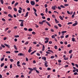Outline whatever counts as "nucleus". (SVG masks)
I'll use <instances>...</instances> for the list:
<instances>
[{"mask_svg": "<svg viewBox=\"0 0 78 78\" xmlns=\"http://www.w3.org/2000/svg\"><path fill=\"white\" fill-rule=\"evenodd\" d=\"M28 69L31 71H33V70H34V69L32 68H28Z\"/></svg>", "mask_w": 78, "mask_h": 78, "instance_id": "obj_18", "label": "nucleus"}, {"mask_svg": "<svg viewBox=\"0 0 78 78\" xmlns=\"http://www.w3.org/2000/svg\"><path fill=\"white\" fill-rule=\"evenodd\" d=\"M15 37L17 38V37H19V35H16L15 36Z\"/></svg>", "mask_w": 78, "mask_h": 78, "instance_id": "obj_43", "label": "nucleus"}, {"mask_svg": "<svg viewBox=\"0 0 78 78\" xmlns=\"http://www.w3.org/2000/svg\"><path fill=\"white\" fill-rule=\"evenodd\" d=\"M60 7H61V8H65V7L64 6V5H61L60 6Z\"/></svg>", "mask_w": 78, "mask_h": 78, "instance_id": "obj_27", "label": "nucleus"}, {"mask_svg": "<svg viewBox=\"0 0 78 78\" xmlns=\"http://www.w3.org/2000/svg\"><path fill=\"white\" fill-rule=\"evenodd\" d=\"M1 46L3 47V48H5V46L3 44H2Z\"/></svg>", "mask_w": 78, "mask_h": 78, "instance_id": "obj_44", "label": "nucleus"}, {"mask_svg": "<svg viewBox=\"0 0 78 78\" xmlns=\"http://www.w3.org/2000/svg\"><path fill=\"white\" fill-rule=\"evenodd\" d=\"M73 23L72 22H69L68 23H67V25H70V24H72Z\"/></svg>", "mask_w": 78, "mask_h": 78, "instance_id": "obj_26", "label": "nucleus"}, {"mask_svg": "<svg viewBox=\"0 0 78 78\" xmlns=\"http://www.w3.org/2000/svg\"><path fill=\"white\" fill-rule=\"evenodd\" d=\"M5 64L4 63H2L1 65V67H2L4 66Z\"/></svg>", "mask_w": 78, "mask_h": 78, "instance_id": "obj_15", "label": "nucleus"}, {"mask_svg": "<svg viewBox=\"0 0 78 78\" xmlns=\"http://www.w3.org/2000/svg\"><path fill=\"white\" fill-rule=\"evenodd\" d=\"M45 44H47V43H48V40H47L46 41H45Z\"/></svg>", "mask_w": 78, "mask_h": 78, "instance_id": "obj_53", "label": "nucleus"}, {"mask_svg": "<svg viewBox=\"0 0 78 78\" xmlns=\"http://www.w3.org/2000/svg\"><path fill=\"white\" fill-rule=\"evenodd\" d=\"M44 66L45 67H48V65H47V64H44Z\"/></svg>", "mask_w": 78, "mask_h": 78, "instance_id": "obj_56", "label": "nucleus"}, {"mask_svg": "<svg viewBox=\"0 0 78 78\" xmlns=\"http://www.w3.org/2000/svg\"><path fill=\"white\" fill-rule=\"evenodd\" d=\"M47 70H51V68H48L47 69Z\"/></svg>", "mask_w": 78, "mask_h": 78, "instance_id": "obj_60", "label": "nucleus"}, {"mask_svg": "<svg viewBox=\"0 0 78 78\" xmlns=\"http://www.w3.org/2000/svg\"><path fill=\"white\" fill-rule=\"evenodd\" d=\"M73 50H69V53H71L72 52V51H73Z\"/></svg>", "mask_w": 78, "mask_h": 78, "instance_id": "obj_31", "label": "nucleus"}, {"mask_svg": "<svg viewBox=\"0 0 78 78\" xmlns=\"http://www.w3.org/2000/svg\"><path fill=\"white\" fill-rule=\"evenodd\" d=\"M47 20L48 21H50V18H47Z\"/></svg>", "mask_w": 78, "mask_h": 78, "instance_id": "obj_57", "label": "nucleus"}, {"mask_svg": "<svg viewBox=\"0 0 78 78\" xmlns=\"http://www.w3.org/2000/svg\"><path fill=\"white\" fill-rule=\"evenodd\" d=\"M46 23H47L48 25L49 26V27H51V24L49 23L47 21L46 22Z\"/></svg>", "mask_w": 78, "mask_h": 78, "instance_id": "obj_5", "label": "nucleus"}, {"mask_svg": "<svg viewBox=\"0 0 78 78\" xmlns=\"http://www.w3.org/2000/svg\"><path fill=\"white\" fill-rule=\"evenodd\" d=\"M1 3L2 4H3V3H4V2H3V0H0Z\"/></svg>", "mask_w": 78, "mask_h": 78, "instance_id": "obj_13", "label": "nucleus"}, {"mask_svg": "<svg viewBox=\"0 0 78 78\" xmlns=\"http://www.w3.org/2000/svg\"><path fill=\"white\" fill-rule=\"evenodd\" d=\"M18 4H19V3L18 2L16 3L15 4V6H17V5H18Z\"/></svg>", "mask_w": 78, "mask_h": 78, "instance_id": "obj_30", "label": "nucleus"}, {"mask_svg": "<svg viewBox=\"0 0 78 78\" xmlns=\"http://www.w3.org/2000/svg\"><path fill=\"white\" fill-rule=\"evenodd\" d=\"M58 25L59 27H62V25L61 24H58Z\"/></svg>", "mask_w": 78, "mask_h": 78, "instance_id": "obj_33", "label": "nucleus"}, {"mask_svg": "<svg viewBox=\"0 0 78 78\" xmlns=\"http://www.w3.org/2000/svg\"><path fill=\"white\" fill-rule=\"evenodd\" d=\"M5 58L4 57H2L1 59V61H3V60H4V59Z\"/></svg>", "mask_w": 78, "mask_h": 78, "instance_id": "obj_28", "label": "nucleus"}, {"mask_svg": "<svg viewBox=\"0 0 78 78\" xmlns=\"http://www.w3.org/2000/svg\"><path fill=\"white\" fill-rule=\"evenodd\" d=\"M26 2L27 3H30V1H29V0H26Z\"/></svg>", "mask_w": 78, "mask_h": 78, "instance_id": "obj_51", "label": "nucleus"}, {"mask_svg": "<svg viewBox=\"0 0 78 78\" xmlns=\"http://www.w3.org/2000/svg\"><path fill=\"white\" fill-rule=\"evenodd\" d=\"M55 49H57V48H58V47H57L56 46H55Z\"/></svg>", "mask_w": 78, "mask_h": 78, "instance_id": "obj_63", "label": "nucleus"}, {"mask_svg": "<svg viewBox=\"0 0 78 78\" xmlns=\"http://www.w3.org/2000/svg\"><path fill=\"white\" fill-rule=\"evenodd\" d=\"M74 17H75V15L73 14L72 16V18H74Z\"/></svg>", "mask_w": 78, "mask_h": 78, "instance_id": "obj_55", "label": "nucleus"}, {"mask_svg": "<svg viewBox=\"0 0 78 78\" xmlns=\"http://www.w3.org/2000/svg\"><path fill=\"white\" fill-rule=\"evenodd\" d=\"M8 17H10L11 18H12L13 17V16H12L11 14H9L8 15Z\"/></svg>", "mask_w": 78, "mask_h": 78, "instance_id": "obj_4", "label": "nucleus"}, {"mask_svg": "<svg viewBox=\"0 0 78 78\" xmlns=\"http://www.w3.org/2000/svg\"><path fill=\"white\" fill-rule=\"evenodd\" d=\"M36 72H37V73H39V71L38 70H36Z\"/></svg>", "mask_w": 78, "mask_h": 78, "instance_id": "obj_47", "label": "nucleus"}, {"mask_svg": "<svg viewBox=\"0 0 78 78\" xmlns=\"http://www.w3.org/2000/svg\"><path fill=\"white\" fill-rule=\"evenodd\" d=\"M55 21L56 23H59V21H58L56 19H55Z\"/></svg>", "mask_w": 78, "mask_h": 78, "instance_id": "obj_11", "label": "nucleus"}, {"mask_svg": "<svg viewBox=\"0 0 78 78\" xmlns=\"http://www.w3.org/2000/svg\"><path fill=\"white\" fill-rule=\"evenodd\" d=\"M4 45H5V46H6V47H7L9 48L10 47V46H9V45H8V44H4Z\"/></svg>", "mask_w": 78, "mask_h": 78, "instance_id": "obj_9", "label": "nucleus"}, {"mask_svg": "<svg viewBox=\"0 0 78 78\" xmlns=\"http://www.w3.org/2000/svg\"><path fill=\"white\" fill-rule=\"evenodd\" d=\"M49 44H52V41H49Z\"/></svg>", "mask_w": 78, "mask_h": 78, "instance_id": "obj_54", "label": "nucleus"}, {"mask_svg": "<svg viewBox=\"0 0 78 78\" xmlns=\"http://www.w3.org/2000/svg\"><path fill=\"white\" fill-rule=\"evenodd\" d=\"M4 13L5 14H8V12H4Z\"/></svg>", "mask_w": 78, "mask_h": 78, "instance_id": "obj_59", "label": "nucleus"}, {"mask_svg": "<svg viewBox=\"0 0 78 78\" xmlns=\"http://www.w3.org/2000/svg\"><path fill=\"white\" fill-rule=\"evenodd\" d=\"M70 46H71V45H70V44H69L67 45L68 47H70Z\"/></svg>", "mask_w": 78, "mask_h": 78, "instance_id": "obj_52", "label": "nucleus"}, {"mask_svg": "<svg viewBox=\"0 0 78 78\" xmlns=\"http://www.w3.org/2000/svg\"><path fill=\"white\" fill-rule=\"evenodd\" d=\"M33 9L35 11V12H37V10H36V9H34V8H33Z\"/></svg>", "mask_w": 78, "mask_h": 78, "instance_id": "obj_29", "label": "nucleus"}, {"mask_svg": "<svg viewBox=\"0 0 78 78\" xmlns=\"http://www.w3.org/2000/svg\"><path fill=\"white\" fill-rule=\"evenodd\" d=\"M28 14H29V12H27L26 14V15L24 16L25 17H28Z\"/></svg>", "mask_w": 78, "mask_h": 78, "instance_id": "obj_3", "label": "nucleus"}, {"mask_svg": "<svg viewBox=\"0 0 78 78\" xmlns=\"http://www.w3.org/2000/svg\"><path fill=\"white\" fill-rule=\"evenodd\" d=\"M14 10L15 11H17L16 8H14Z\"/></svg>", "mask_w": 78, "mask_h": 78, "instance_id": "obj_40", "label": "nucleus"}, {"mask_svg": "<svg viewBox=\"0 0 78 78\" xmlns=\"http://www.w3.org/2000/svg\"><path fill=\"white\" fill-rule=\"evenodd\" d=\"M76 25H77V23H74V24H73V27H75V26H76Z\"/></svg>", "mask_w": 78, "mask_h": 78, "instance_id": "obj_17", "label": "nucleus"}, {"mask_svg": "<svg viewBox=\"0 0 78 78\" xmlns=\"http://www.w3.org/2000/svg\"><path fill=\"white\" fill-rule=\"evenodd\" d=\"M6 53H7V54H9V53H11V52H10V51H7L6 52Z\"/></svg>", "mask_w": 78, "mask_h": 78, "instance_id": "obj_34", "label": "nucleus"}, {"mask_svg": "<svg viewBox=\"0 0 78 78\" xmlns=\"http://www.w3.org/2000/svg\"><path fill=\"white\" fill-rule=\"evenodd\" d=\"M45 12L46 13H47L48 12V9L47 8H46Z\"/></svg>", "mask_w": 78, "mask_h": 78, "instance_id": "obj_22", "label": "nucleus"}, {"mask_svg": "<svg viewBox=\"0 0 78 78\" xmlns=\"http://www.w3.org/2000/svg\"><path fill=\"white\" fill-rule=\"evenodd\" d=\"M32 34H34V35H35V34H36V32H32Z\"/></svg>", "mask_w": 78, "mask_h": 78, "instance_id": "obj_41", "label": "nucleus"}, {"mask_svg": "<svg viewBox=\"0 0 78 78\" xmlns=\"http://www.w3.org/2000/svg\"><path fill=\"white\" fill-rule=\"evenodd\" d=\"M8 29H9V28H8V27L6 28L5 29V31H7V30H8Z\"/></svg>", "mask_w": 78, "mask_h": 78, "instance_id": "obj_38", "label": "nucleus"}, {"mask_svg": "<svg viewBox=\"0 0 78 78\" xmlns=\"http://www.w3.org/2000/svg\"><path fill=\"white\" fill-rule=\"evenodd\" d=\"M44 50H45V46L44 45H43V48H42V51H44Z\"/></svg>", "mask_w": 78, "mask_h": 78, "instance_id": "obj_7", "label": "nucleus"}, {"mask_svg": "<svg viewBox=\"0 0 78 78\" xmlns=\"http://www.w3.org/2000/svg\"><path fill=\"white\" fill-rule=\"evenodd\" d=\"M2 21H3L4 22H5V21H6L5 19L4 18L2 19Z\"/></svg>", "mask_w": 78, "mask_h": 78, "instance_id": "obj_45", "label": "nucleus"}, {"mask_svg": "<svg viewBox=\"0 0 78 78\" xmlns=\"http://www.w3.org/2000/svg\"><path fill=\"white\" fill-rule=\"evenodd\" d=\"M27 10L28 11H30V7H28L27 8Z\"/></svg>", "mask_w": 78, "mask_h": 78, "instance_id": "obj_64", "label": "nucleus"}, {"mask_svg": "<svg viewBox=\"0 0 78 78\" xmlns=\"http://www.w3.org/2000/svg\"><path fill=\"white\" fill-rule=\"evenodd\" d=\"M7 32H8V33H9V34H10V33H11V31L9 30Z\"/></svg>", "mask_w": 78, "mask_h": 78, "instance_id": "obj_46", "label": "nucleus"}, {"mask_svg": "<svg viewBox=\"0 0 78 78\" xmlns=\"http://www.w3.org/2000/svg\"><path fill=\"white\" fill-rule=\"evenodd\" d=\"M67 33V31H62V33Z\"/></svg>", "mask_w": 78, "mask_h": 78, "instance_id": "obj_32", "label": "nucleus"}, {"mask_svg": "<svg viewBox=\"0 0 78 78\" xmlns=\"http://www.w3.org/2000/svg\"><path fill=\"white\" fill-rule=\"evenodd\" d=\"M18 56H25V54H23L22 53H20V54H19L18 55Z\"/></svg>", "mask_w": 78, "mask_h": 78, "instance_id": "obj_2", "label": "nucleus"}, {"mask_svg": "<svg viewBox=\"0 0 78 78\" xmlns=\"http://www.w3.org/2000/svg\"><path fill=\"white\" fill-rule=\"evenodd\" d=\"M52 17L53 18H56V16H55L54 15H52Z\"/></svg>", "mask_w": 78, "mask_h": 78, "instance_id": "obj_37", "label": "nucleus"}, {"mask_svg": "<svg viewBox=\"0 0 78 78\" xmlns=\"http://www.w3.org/2000/svg\"><path fill=\"white\" fill-rule=\"evenodd\" d=\"M54 27H55V28L56 29H58V26H56V25Z\"/></svg>", "mask_w": 78, "mask_h": 78, "instance_id": "obj_49", "label": "nucleus"}, {"mask_svg": "<svg viewBox=\"0 0 78 78\" xmlns=\"http://www.w3.org/2000/svg\"><path fill=\"white\" fill-rule=\"evenodd\" d=\"M55 58V56L53 55L51 57V59H53Z\"/></svg>", "mask_w": 78, "mask_h": 78, "instance_id": "obj_23", "label": "nucleus"}, {"mask_svg": "<svg viewBox=\"0 0 78 78\" xmlns=\"http://www.w3.org/2000/svg\"><path fill=\"white\" fill-rule=\"evenodd\" d=\"M35 52H36V51H35L33 52H32V53H31V55H33V54H34Z\"/></svg>", "mask_w": 78, "mask_h": 78, "instance_id": "obj_12", "label": "nucleus"}, {"mask_svg": "<svg viewBox=\"0 0 78 78\" xmlns=\"http://www.w3.org/2000/svg\"><path fill=\"white\" fill-rule=\"evenodd\" d=\"M14 47L16 50H17V47H16V45H14Z\"/></svg>", "mask_w": 78, "mask_h": 78, "instance_id": "obj_39", "label": "nucleus"}, {"mask_svg": "<svg viewBox=\"0 0 78 78\" xmlns=\"http://www.w3.org/2000/svg\"><path fill=\"white\" fill-rule=\"evenodd\" d=\"M59 18L60 19H61V20H63V18H62V16H59Z\"/></svg>", "mask_w": 78, "mask_h": 78, "instance_id": "obj_25", "label": "nucleus"}, {"mask_svg": "<svg viewBox=\"0 0 78 78\" xmlns=\"http://www.w3.org/2000/svg\"><path fill=\"white\" fill-rule=\"evenodd\" d=\"M8 9H12V8L11 6H8Z\"/></svg>", "mask_w": 78, "mask_h": 78, "instance_id": "obj_16", "label": "nucleus"}, {"mask_svg": "<svg viewBox=\"0 0 78 78\" xmlns=\"http://www.w3.org/2000/svg\"><path fill=\"white\" fill-rule=\"evenodd\" d=\"M72 41H73V42H75V39L74 38H72Z\"/></svg>", "mask_w": 78, "mask_h": 78, "instance_id": "obj_19", "label": "nucleus"}, {"mask_svg": "<svg viewBox=\"0 0 78 78\" xmlns=\"http://www.w3.org/2000/svg\"><path fill=\"white\" fill-rule=\"evenodd\" d=\"M24 30L25 31H27V30H28V29H27V28H24Z\"/></svg>", "mask_w": 78, "mask_h": 78, "instance_id": "obj_50", "label": "nucleus"}, {"mask_svg": "<svg viewBox=\"0 0 78 78\" xmlns=\"http://www.w3.org/2000/svg\"><path fill=\"white\" fill-rule=\"evenodd\" d=\"M52 9H54V10H55L56 9L55 8V7L54 6H52Z\"/></svg>", "mask_w": 78, "mask_h": 78, "instance_id": "obj_24", "label": "nucleus"}, {"mask_svg": "<svg viewBox=\"0 0 78 78\" xmlns=\"http://www.w3.org/2000/svg\"><path fill=\"white\" fill-rule=\"evenodd\" d=\"M46 59H47V58H46V57H44V61H46Z\"/></svg>", "mask_w": 78, "mask_h": 78, "instance_id": "obj_62", "label": "nucleus"}, {"mask_svg": "<svg viewBox=\"0 0 78 78\" xmlns=\"http://www.w3.org/2000/svg\"><path fill=\"white\" fill-rule=\"evenodd\" d=\"M25 44L26 45H27L28 44H29V42L28 41H27Z\"/></svg>", "mask_w": 78, "mask_h": 78, "instance_id": "obj_36", "label": "nucleus"}, {"mask_svg": "<svg viewBox=\"0 0 78 78\" xmlns=\"http://www.w3.org/2000/svg\"><path fill=\"white\" fill-rule=\"evenodd\" d=\"M29 31H33V29L31 28H30L28 29Z\"/></svg>", "mask_w": 78, "mask_h": 78, "instance_id": "obj_14", "label": "nucleus"}, {"mask_svg": "<svg viewBox=\"0 0 78 78\" xmlns=\"http://www.w3.org/2000/svg\"><path fill=\"white\" fill-rule=\"evenodd\" d=\"M48 51H50V52H51L52 53H54L53 51L51 50H48Z\"/></svg>", "mask_w": 78, "mask_h": 78, "instance_id": "obj_10", "label": "nucleus"}, {"mask_svg": "<svg viewBox=\"0 0 78 78\" xmlns=\"http://www.w3.org/2000/svg\"><path fill=\"white\" fill-rule=\"evenodd\" d=\"M22 65H23L24 66H25V65H26V63H25V62H23L22 64Z\"/></svg>", "mask_w": 78, "mask_h": 78, "instance_id": "obj_48", "label": "nucleus"}, {"mask_svg": "<svg viewBox=\"0 0 78 78\" xmlns=\"http://www.w3.org/2000/svg\"><path fill=\"white\" fill-rule=\"evenodd\" d=\"M30 4H31V5H32V6H34V5H35V2L33 1H31L30 2Z\"/></svg>", "mask_w": 78, "mask_h": 78, "instance_id": "obj_1", "label": "nucleus"}, {"mask_svg": "<svg viewBox=\"0 0 78 78\" xmlns=\"http://www.w3.org/2000/svg\"><path fill=\"white\" fill-rule=\"evenodd\" d=\"M31 48H32L31 47H30L28 50L29 53H30V52H31Z\"/></svg>", "mask_w": 78, "mask_h": 78, "instance_id": "obj_8", "label": "nucleus"}, {"mask_svg": "<svg viewBox=\"0 0 78 78\" xmlns=\"http://www.w3.org/2000/svg\"><path fill=\"white\" fill-rule=\"evenodd\" d=\"M12 64H11L10 65V69H12Z\"/></svg>", "mask_w": 78, "mask_h": 78, "instance_id": "obj_42", "label": "nucleus"}, {"mask_svg": "<svg viewBox=\"0 0 78 78\" xmlns=\"http://www.w3.org/2000/svg\"><path fill=\"white\" fill-rule=\"evenodd\" d=\"M21 27H23V22H22L21 24H20Z\"/></svg>", "mask_w": 78, "mask_h": 78, "instance_id": "obj_6", "label": "nucleus"}, {"mask_svg": "<svg viewBox=\"0 0 78 78\" xmlns=\"http://www.w3.org/2000/svg\"><path fill=\"white\" fill-rule=\"evenodd\" d=\"M67 13H68V14H70V12H69V11H67Z\"/></svg>", "mask_w": 78, "mask_h": 78, "instance_id": "obj_58", "label": "nucleus"}, {"mask_svg": "<svg viewBox=\"0 0 78 78\" xmlns=\"http://www.w3.org/2000/svg\"><path fill=\"white\" fill-rule=\"evenodd\" d=\"M10 61H11V62H13V61H14V60H13V59H10Z\"/></svg>", "mask_w": 78, "mask_h": 78, "instance_id": "obj_61", "label": "nucleus"}, {"mask_svg": "<svg viewBox=\"0 0 78 78\" xmlns=\"http://www.w3.org/2000/svg\"><path fill=\"white\" fill-rule=\"evenodd\" d=\"M48 64V62H47V61H45L44 62V64Z\"/></svg>", "mask_w": 78, "mask_h": 78, "instance_id": "obj_35", "label": "nucleus"}, {"mask_svg": "<svg viewBox=\"0 0 78 78\" xmlns=\"http://www.w3.org/2000/svg\"><path fill=\"white\" fill-rule=\"evenodd\" d=\"M18 12H19L20 14H21V13H22V11H21L19 9L18 10Z\"/></svg>", "mask_w": 78, "mask_h": 78, "instance_id": "obj_21", "label": "nucleus"}, {"mask_svg": "<svg viewBox=\"0 0 78 78\" xmlns=\"http://www.w3.org/2000/svg\"><path fill=\"white\" fill-rule=\"evenodd\" d=\"M39 24H41V25H43V22H39Z\"/></svg>", "mask_w": 78, "mask_h": 78, "instance_id": "obj_20", "label": "nucleus"}]
</instances>
